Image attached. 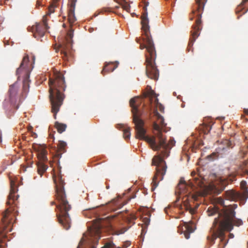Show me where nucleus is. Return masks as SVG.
Listing matches in <instances>:
<instances>
[{
  "label": "nucleus",
  "mask_w": 248,
  "mask_h": 248,
  "mask_svg": "<svg viewBox=\"0 0 248 248\" xmlns=\"http://www.w3.org/2000/svg\"><path fill=\"white\" fill-rule=\"evenodd\" d=\"M226 199L230 201H235L242 197L241 194L233 190H227L225 192Z\"/></svg>",
  "instance_id": "16"
},
{
  "label": "nucleus",
  "mask_w": 248,
  "mask_h": 248,
  "mask_svg": "<svg viewBox=\"0 0 248 248\" xmlns=\"http://www.w3.org/2000/svg\"><path fill=\"white\" fill-rule=\"evenodd\" d=\"M137 98L130 99L129 103L132 108L133 121L135 124L136 131V138L147 142L151 148L155 151L161 150L160 155L155 156L152 159V165L155 166L156 172L153 179V184L155 187L158 185L159 182L163 179L166 174L167 166L163 157H167L170 155V150L174 144V141L170 140L167 143L166 138L162 131L166 126L163 117L157 111L155 112V116L156 120L153 124L154 136L149 137L145 135L146 130L144 128V123L140 118L141 114L139 112L138 107L136 105Z\"/></svg>",
  "instance_id": "1"
},
{
  "label": "nucleus",
  "mask_w": 248,
  "mask_h": 248,
  "mask_svg": "<svg viewBox=\"0 0 248 248\" xmlns=\"http://www.w3.org/2000/svg\"><path fill=\"white\" fill-rule=\"evenodd\" d=\"M10 212H11V211L9 209H7L6 210V213L3 215V217L5 218H6L7 217V214H8Z\"/></svg>",
  "instance_id": "38"
},
{
  "label": "nucleus",
  "mask_w": 248,
  "mask_h": 248,
  "mask_svg": "<svg viewBox=\"0 0 248 248\" xmlns=\"http://www.w3.org/2000/svg\"><path fill=\"white\" fill-rule=\"evenodd\" d=\"M147 94L145 95V96H147V95H149V96H152L153 95V94H154V91L152 90L151 89H150V91L149 92H148L147 93Z\"/></svg>",
  "instance_id": "37"
},
{
  "label": "nucleus",
  "mask_w": 248,
  "mask_h": 248,
  "mask_svg": "<svg viewBox=\"0 0 248 248\" xmlns=\"http://www.w3.org/2000/svg\"><path fill=\"white\" fill-rule=\"evenodd\" d=\"M84 241V239L82 238L81 240H80V241L79 242L78 246V247L77 248H80V247L83 245Z\"/></svg>",
  "instance_id": "39"
},
{
  "label": "nucleus",
  "mask_w": 248,
  "mask_h": 248,
  "mask_svg": "<svg viewBox=\"0 0 248 248\" xmlns=\"http://www.w3.org/2000/svg\"><path fill=\"white\" fill-rule=\"evenodd\" d=\"M233 237H234V235H233V233H230L229 234V237H230V238H233Z\"/></svg>",
  "instance_id": "42"
},
{
  "label": "nucleus",
  "mask_w": 248,
  "mask_h": 248,
  "mask_svg": "<svg viewBox=\"0 0 248 248\" xmlns=\"http://www.w3.org/2000/svg\"><path fill=\"white\" fill-rule=\"evenodd\" d=\"M216 155V153H213L212 155H210L208 156V158L209 160H213L214 158L212 157V156L215 155Z\"/></svg>",
  "instance_id": "40"
},
{
  "label": "nucleus",
  "mask_w": 248,
  "mask_h": 248,
  "mask_svg": "<svg viewBox=\"0 0 248 248\" xmlns=\"http://www.w3.org/2000/svg\"><path fill=\"white\" fill-rule=\"evenodd\" d=\"M243 196L244 198H248V191L247 188H245L244 189Z\"/></svg>",
  "instance_id": "34"
},
{
  "label": "nucleus",
  "mask_w": 248,
  "mask_h": 248,
  "mask_svg": "<svg viewBox=\"0 0 248 248\" xmlns=\"http://www.w3.org/2000/svg\"><path fill=\"white\" fill-rule=\"evenodd\" d=\"M104 226V223L100 219L94 222L92 227L88 229V233L90 236L93 237L95 239L98 240L100 237V234L101 232V229Z\"/></svg>",
  "instance_id": "11"
},
{
  "label": "nucleus",
  "mask_w": 248,
  "mask_h": 248,
  "mask_svg": "<svg viewBox=\"0 0 248 248\" xmlns=\"http://www.w3.org/2000/svg\"><path fill=\"white\" fill-rule=\"evenodd\" d=\"M90 248H96L94 246H92Z\"/></svg>",
  "instance_id": "48"
},
{
  "label": "nucleus",
  "mask_w": 248,
  "mask_h": 248,
  "mask_svg": "<svg viewBox=\"0 0 248 248\" xmlns=\"http://www.w3.org/2000/svg\"><path fill=\"white\" fill-rule=\"evenodd\" d=\"M37 171L38 173L41 176L46 171L47 169V166L45 165L42 162H38L37 164Z\"/></svg>",
  "instance_id": "20"
},
{
  "label": "nucleus",
  "mask_w": 248,
  "mask_h": 248,
  "mask_svg": "<svg viewBox=\"0 0 248 248\" xmlns=\"http://www.w3.org/2000/svg\"><path fill=\"white\" fill-rule=\"evenodd\" d=\"M73 37V31L71 29L67 32V37L63 42L60 45L59 50L62 58L64 61H70L73 57L72 49V39Z\"/></svg>",
  "instance_id": "9"
},
{
  "label": "nucleus",
  "mask_w": 248,
  "mask_h": 248,
  "mask_svg": "<svg viewBox=\"0 0 248 248\" xmlns=\"http://www.w3.org/2000/svg\"><path fill=\"white\" fill-rule=\"evenodd\" d=\"M121 128L123 131V136L124 139L129 140L131 135L130 128L129 127H125L123 125Z\"/></svg>",
  "instance_id": "21"
},
{
  "label": "nucleus",
  "mask_w": 248,
  "mask_h": 248,
  "mask_svg": "<svg viewBox=\"0 0 248 248\" xmlns=\"http://www.w3.org/2000/svg\"><path fill=\"white\" fill-rule=\"evenodd\" d=\"M221 186L219 192L223 191L224 189L226 186L228 185V183L225 180H224L223 181L221 180Z\"/></svg>",
  "instance_id": "32"
},
{
  "label": "nucleus",
  "mask_w": 248,
  "mask_h": 248,
  "mask_svg": "<svg viewBox=\"0 0 248 248\" xmlns=\"http://www.w3.org/2000/svg\"><path fill=\"white\" fill-rule=\"evenodd\" d=\"M182 222L178 227V232L180 233H184L185 238L187 239L190 237V234L194 231L192 226L193 223L191 221Z\"/></svg>",
  "instance_id": "12"
},
{
  "label": "nucleus",
  "mask_w": 248,
  "mask_h": 248,
  "mask_svg": "<svg viewBox=\"0 0 248 248\" xmlns=\"http://www.w3.org/2000/svg\"><path fill=\"white\" fill-rule=\"evenodd\" d=\"M48 28L47 24V18L46 16H43L42 23H37L31 28V31L33 33V36L38 39L43 37L46 30Z\"/></svg>",
  "instance_id": "10"
},
{
  "label": "nucleus",
  "mask_w": 248,
  "mask_h": 248,
  "mask_svg": "<svg viewBox=\"0 0 248 248\" xmlns=\"http://www.w3.org/2000/svg\"><path fill=\"white\" fill-rule=\"evenodd\" d=\"M142 1L144 4L143 7L144 13L141 16V24L144 36L142 38V43L138 38L137 42L140 44L141 49H146L147 52L145 54L146 76L149 78L157 80L159 76V72L155 62L156 53L154 44L150 34L149 20L147 18V7L149 5V2L146 0H142Z\"/></svg>",
  "instance_id": "2"
},
{
  "label": "nucleus",
  "mask_w": 248,
  "mask_h": 248,
  "mask_svg": "<svg viewBox=\"0 0 248 248\" xmlns=\"http://www.w3.org/2000/svg\"><path fill=\"white\" fill-rule=\"evenodd\" d=\"M195 172H192L191 175L194 177L193 181H189L186 183L184 178H181L179 184L177 185L175 193L178 194H184L187 192H190L189 189H193L196 186L202 187L203 186V182L201 178L195 177Z\"/></svg>",
  "instance_id": "8"
},
{
  "label": "nucleus",
  "mask_w": 248,
  "mask_h": 248,
  "mask_svg": "<svg viewBox=\"0 0 248 248\" xmlns=\"http://www.w3.org/2000/svg\"><path fill=\"white\" fill-rule=\"evenodd\" d=\"M53 180L55 184L56 199L58 202L56 208L58 212L56 217L59 223L65 230H68L71 227V219L68 212L71 209L66 197L64 189V182L61 175L53 176Z\"/></svg>",
  "instance_id": "4"
},
{
  "label": "nucleus",
  "mask_w": 248,
  "mask_h": 248,
  "mask_svg": "<svg viewBox=\"0 0 248 248\" xmlns=\"http://www.w3.org/2000/svg\"><path fill=\"white\" fill-rule=\"evenodd\" d=\"M4 235L0 231V248H4L5 244L2 241Z\"/></svg>",
  "instance_id": "31"
},
{
  "label": "nucleus",
  "mask_w": 248,
  "mask_h": 248,
  "mask_svg": "<svg viewBox=\"0 0 248 248\" xmlns=\"http://www.w3.org/2000/svg\"><path fill=\"white\" fill-rule=\"evenodd\" d=\"M51 205L55 204V202H51Z\"/></svg>",
  "instance_id": "46"
},
{
  "label": "nucleus",
  "mask_w": 248,
  "mask_h": 248,
  "mask_svg": "<svg viewBox=\"0 0 248 248\" xmlns=\"http://www.w3.org/2000/svg\"><path fill=\"white\" fill-rule=\"evenodd\" d=\"M48 84L51 112L54 114V118L56 119V114L59 111L64 98L63 92L66 87L63 75L60 72L55 73L53 78H49Z\"/></svg>",
  "instance_id": "6"
},
{
  "label": "nucleus",
  "mask_w": 248,
  "mask_h": 248,
  "mask_svg": "<svg viewBox=\"0 0 248 248\" xmlns=\"http://www.w3.org/2000/svg\"><path fill=\"white\" fill-rule=\"evenodd\" d=\"M66 143L64 141H60L58 144V152L60 154H62V153L65 152V147Z\"/></svg>",
  "instance_id": "26"
},
{
  "label": "nucleus",
  "mask_w": 248,
  "mask_h": 248,
  "mask_svg": "<svg viewBox=\"0 0 248 248\" xmlns=\"http://www.w3.org/2000/svg\"><path fill=\"white\" fill-rule=\"evenodd\" d=\"M184 206L186 210L189 211L190 214H193L194 213L195 209L191 207V205L187 201V199L184 201Z\"/></svg>",
  "instance_id": "24"
},
{
  "label": "nucleus",
  "mask_w": 248,
  "mask_h": 248,
  "mask_svg": "<svg viewBox=\"0 0 248 248\" xmlns=\"http://www.w3.org/2000/svg\"><path fill=\"white\" fill-rule=\"evenodd\" d=\"M7 103V101L6 100H5L3 102V106L5 108H6V104Z\"/></svg>",
  "instance_id": "44"
},
{
  "label": "nucleus",
  "mask_w": 248,
  "mask_h": 248,
  "mask_svg": "<svg viewBox=\"0 0 248 248\" xmlns=\"http://www.w3.org/2000/svg\"><path fill=\"white\" fill-rule=\"evenodd\" d=\"M217 201L219 204L222 205H224V200L221 198H218L217 199Z\"/></svg>",
  "instance_id": "36"
},
{
  "label": "nucleus",
  "mask_w": 248,
  "mask_h": 248,
  "mask_svg": "<svg viewBox=\"0 0 248 248\" xmlns=\"http://www.w3.org/2000/svg\"><path fill=\"white\" fill-rule=\"evenodd\" d=\"M226 243L225 242V243L223 244V246L222 247V248H224V247L226 246Z\"/></svg>",
  "instance_id": "45"
},
{
  "label": "nucleus",
  "mask_w": 248,
  "mask_h": 248,
  "mask_svg": "<svg viewBox=\"0 0 248 248\" xmlns=\"http://www.w3.org/2000/svg\"><path fill=\"white\" fill-rule=\"evenodd\" d=\"M56 7V4L55 3H52L48 9V12L44 16H46V17L47 16H49L51 14L54 12L55 8Z\"/></svg>",
  "instance_id": "28"
},
{
  "label": "nucleus",
  "mask_w": 248,
  "mask_h": 248,
  "mask_svg": "<svg viewBox=\"0 0 248 248\" xmlns=\"http://www.w3.org/2000/svg\"><path fill=\"white\" fill-rule=\"evenodd\" d=\"M130 243L129 242H126L124 245V247H128V246L130 245Z\"/></svg>",
  "instance_id": "41"
},
{
  "label": "nucleus",
  "mask_w": 248,
  "mask_h": 248,
  "mask_svg": "<svg viewBox=\"0 0 248 248\" xmlns=\"http://www.w3.org/2000/svg\"><path fill=\"white\" fill-rule=\"evenodd\" d=\"M10 192L8 196L7 204L10 206L16 205V201L17 199V197L16 198L15 194L17 191V189L15 183L12 180L10 182Z\"/></svg>",
  "instance_id": "13"
},
{
  "label": "nucleus",
  "mask_w": 248,
  "mask_h": 248,
  "mask_svg": "<svg viewBox=\"0 0 248 248\" xmlns=\"http://www.w3.org/2000/svg\"><path fill=\"white\" fill-rule=\"evenodd\" d=\"M102 248H115V245L111 241L107 242Z\"/></svg>",
  "instance_id": "30"
},
{
  "label": "nucleus",
  "mask_w": 248,
  "mask_h": 248,
  "mask_svg": "<svg viewBox=\"0 0 248 248\" xmlns=\"http://www.w3.org/2000/svg\"><path fill=\"white\" fill-rule=\"evenodd\" d=\"M29 58L28 55H26L23 58L20 66L16 70V75L18 78L22 74L25 76L23 81V88L21 94L19 95L18 92L19 87L16 83L10 86L9 89V101L12 106L17 109L19 105L22 103V100L29 92V74L30 67L29 66Z\"/></svg>",
  "instance_id": "5"
},
{
  "label": "nucleus",
  "mask_w": 248,
  "mask_h": 248,
  "mask_svg": "<svg viewBox=\"0 0 248 248\" xmlns=\"http://www.w3.org/2000/svg\"><path fill=\"white\" fill-rule=\"evenodd\" d=\"M118 62H108L106 63L101 72V73L104 75L106 73L113 72L118 66Z\"/></svg>",
  "instance_id": "18"
},
{
  "label": "nucleus",
  "mask_w": 248,
  "mask_h": 248,
  "mask_svg": "<svg viewBox=\"0 0 248 248\" xmlns=\"http://www.w3.org/2000/svg\"><path fill=\"white\" fill-rule=\"evenodd\" d=\"M46 155H47V151L46 150L43 151L42 152H40V153L37 154V157H38V159L40 161H42V162L46 161L47 160Z\"/></svg>",
  "instance_id": "25"
},
{
  "label": "nucleus",
  "mask_w": 248,
  "mask_h": 248,
  "mask_svg": "<svg viewBox=\"0 0 248 248\" xmlns=\"http://www.w3.org/2000/svg\"><path fill=\"white\" fill-rule=\"evenodd\" d=\"M115 248H120V247L116 248V247H115Z\"/></svg>",
  "instance_id": "51"
},
{
  "label": "nucleus",
  "mask_w": 248,
  "mask_h": 248,
  "mask_svg": "<svg viewBox=\"0 0 248 248\" xmlns=\"http://www.w3.org/2000/svg\"><path fill=\"white\" fill-rule=\"evenodd\" d=\"M206 0H196V8L195 10H193L190 16V20H192L194 16L197 17L195 24L192 27V30L191 31V37L189 38L188 46L191 47L194 44V41L200 35V31L202 30L201 17L202 11L204 9V4Z\"/></svg>",
  "instance_id": "7"
},
{
  "label": "nucleus",
  "mask_w": 248,
  "mask_h": 248,
  "mask_svg": "<svg viewBox=\"0 0 248 248\" xmlns=\"http://www.w3.org/2000/svg\"><path fill=\"white\" fill-rule=\"evenodd\" d=\"M248 1V0H243L241 4L237 6L235 11V12L237 14H238L242 12V13L240 15L242 16V15L245 14L247 12V10H244V5Z\"/></svg>",
  "instance_id": "19"
},
{
  "label": "nucleus",
  "mask_w": 248,
  "mask_h": 248,
  "mask_svg": "<svg viewBox=\"0 0 248 248\" xmlns=\"http://www.w3.org/2000/svg\"><path fill=\"white\" fill-rule=\"evenodd\" d=\"M232 147V142L228 140H223L217 149V152L222 154L224 151Z\"/></svg>",
  "instance_id": "17"
},
{
  "label": "nucleus",
  "mask_w": 248,
  "mask_h": 248,
  "mask_svg": "<svg viewBox=\"0 0 248 248\" xmlns=\"http://www.w3.org/2000/svg\"><path fill=\"white\" fill-rule=\"evenodd\" d=\"M246 185H247V183L245 181H242L241 182V186L242 187V188H243L244 189L245 188H246Z\"/></svg>",
  "instance_id": "35"
},
{
  "label": "nucleus",
  "mask_w": 248,
  "mask_h": 248,
  "mask_svg": "<svg viewBox=\"0 0 248 248\" xmlns=\"http://www.w3.org/2000/svg\"><path fill=\"white\" fill-rule=\"evenodd\" d=\"M109 227H110V229H112L111 225L110 224H109Z\"/></svg>",
  "instance_id": "47"
},
{
  "label": "nucleus",
  "mask_w": 248,
  "mask_h": 248,
  "mask_svg": "<svg viewBox=\"0 0 248 248\" xmlns=\"http://www.w3.org/2000/svg\"><path fill=\"white\" fill-rule=\"evenodd\" d=\"M209 216L214 215L217 213L218 216L214 219L212 227L211 229V236H208V239L211 242L214 243L217 237H219L223 241L225 231L230 232L233 226L237 227L242 225L241 219L235 218V212L233 209L227 208L221 213H218V209L215 208L209 207L208 209Z\"/></svg>",
  "instance_id": "3"
},
{
  "label": "nucleus",
  "mask_w": 248,
  "mask_h": 248,
  "mask_svg": "<svg viewBox=\"0 0 248 248\" xmlns=\"http://www.w3.org/2000/svg\"><path fill=\"white\" fill-rule=\"evenodd\" d=\"M115 1L121 4L123 8L126 11L129 12L130 10V6L127 2H118L117 0H114Z\"/></svg>",
  "instance_id": "29"
},
{
  "label": "nucleus",
  "mask_w": 248,
  "mask_h": 248,
  "mask_svg": "<svg viewBox=\"0 0 248 248\" xmlns=\"http://www.w3.org/2000/svg\"><path fill=\"white\" fill-rule=\"evenodd\" d=\"M32 148L37 154L46 150V147L45 145L38 144L37 143H33L32 144Z\"/></svg>",
  "instance_id": "22"
},
{
  "label": "nucleus",
  "mask_w": 248,
  "mask_h": 248,
  "mask_svg": "<svg viewBox=\"0 0 248 248\" xmlns=\"http://www.w3.org/2000/svg\"><path fill=\"white\" fill-rule=\"evenodd\" d=\"M77 0H70L69 8L68 10V20L72 25L76 20L75 16V10Z\"/></svg>",
  "instance_id": "15"
},
{
  "label": "nucleus",
  "mask_w": 248,
  "mask_h": 248,
  "mask_svg": "<svg viewBox=\"0 0 248 248\" xmlns=\"http://www.w3.org/2000/svg\"><path fill=\"white\" fill-rule=\"evenodd\" d=\"M244 113L245 114L248 115V109H244Z\"/></svg>",
  "instance_id": "43"
},
{
  "label": "nucleus",
  "mask_w": 248,
  "mask_h": 248,
  "mask_svg": "<svg viewBox=\"0 0 248 248\" xmlns=\"http://www.w3.org/2000/svg\"><path fill=\"white\" fill-rule=\"evenodd\" d=\"M211 129V127H210V128H209V130H210V129Z\"/></svg>",
  "instance_id": "50"
},
{
  "label": "nucleus",
  "mask_w": 248,
  "mask_h": 248,
  "mask_svg": "<svg viewBox=\"0 0 248 248\" xmlns=\"http://www.w3.org/2000/svg\"><path fill=\"white\" fill-rule=\"evenodd\" d=\"M55 127L59 133H62L65 130L67 126L65 124L56 122L55 123Z\"/></svg>",
  "instance_id": "23"
},
{
  "label": "nucleus",
  "mask_w": 248,
  "mask_h": 248,
  "mask_svg": "<svg viewBox=\"0 0 248 248\" xmlns=\"http://www.w3.org/2000/svg\"><path fill=\"white\" fill-rule=\"evenodd\" d=\"M136 216L133 214H130L128 217H127L126 221L128 224H131L129 228L132 225L135 224L134 221L136 220Z\"/></svg>",
  "instance_id": "27"
},
{
  "label": "nucleus",
  "mask_w": 248,
  "mask_h": 248,
  "mask_svg": "<svg viewBox=\"0 0 248 248\" xmlns=\"http://www.w3.org/2000/svg\"><path fill=\"white\" fill-rule=\"evenodd\" d=\"M237 175H240L242 176L245 175H248V161H244L240 164L236 173L230 174L229 178L230 180L231 181L235 180V177Z\"/></svg>",
  "instance_id": "14"
},
{
  "label": "nucleus",
  "mask_w": 248,
  "mask_h": 248,
  "mask_svg": "<svg viewBox=\"0 0 248 248\" xmlns=\"http://www.w3.org/2000/svg\"><path fill=\"white\" fill-rule=\"evenodd\" d=\"M181 106H182V107H184V105L182 104Z\"/></svg>",
  "instance_id": "49"
},
{
  "label": "nucleus",
  "mask_w": 248,
  "mask_h": 248,
  "mask_svg": "<svg viewBox=\"0 0 248 248\" xmlns=\"http://www.w3.org/2000/svg\"><path fill=\"white\" fill-rule=\"evenodd\" d=\"M129 228H123L122 229L119 230H118L117 231V232H116V234H123Z\"/></svg>",
  "instance_id": "33"
}]
</instances>
